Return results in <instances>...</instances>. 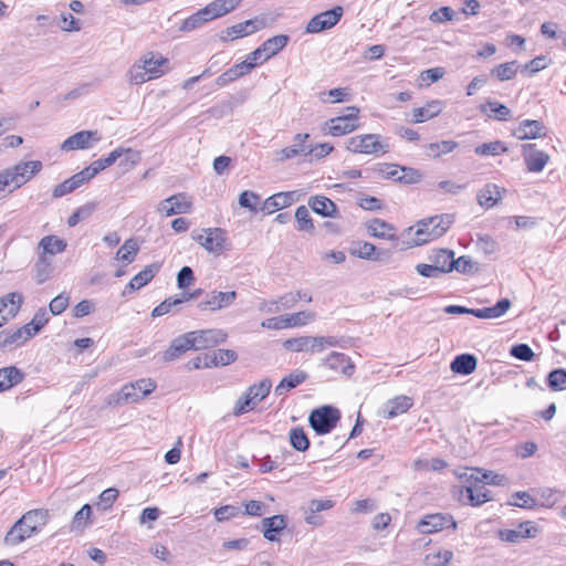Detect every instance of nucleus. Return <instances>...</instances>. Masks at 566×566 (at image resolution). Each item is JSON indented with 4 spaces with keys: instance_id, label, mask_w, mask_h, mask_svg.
<instances>
[{
    "instance_id": "nucleus-1",
    "label": "nucleus",
    "mask_w": 566,
    "mask_h": 566,
    "mask_svg": "<svg viewBox=\"0 0 566 566\" xmlns=\"http://www.w3.org/2000/svg\"><path fill=\"white\" fill-rule=\"evenodd\" d=\"M453 222L454 217L449 213L430 217L418 221L416 227L408 228L407 235L411 238L413 245H422L441 238Z\"/></svg>"
},
{
    "instance_id": "nucleus-2",
    "label": "nucleus",
    "mask_w": 566,
    "mask_h": 566,
    "mask_svg": "<svg viewBox=\"0 0 566 566\" xmlns=\"http://www.w3.org/2000/svg\"><path fill=\"white\" fill-rule=\"evenodd\" d=\"M49 512L46 510H31L19 518L4 536V543L9 546H15L33 534L41 531L48 523Z\"/></svg>"
},
{
    "instance_id": "nucleus-3",
    "label": "nucleus",
    "mask_w": 566,
    "mask_h": 566,
    "mask_svg": "<svg viewBox=\"0 0 566 566\" xmlns=\"http://www.w3.org/2000/svg\"><path fill=\"white\" fill-rule=\"evenodd\" d=\"M42 169L40 160L20 161L14 166L0 170V196L12 193L30 181Z\"/></svg>"
},
{
    "instance_id": "nucleus-4",
    "label": "nucleus",
    "mask_w": 566,
    "mask_h": 566,
    "mask_svg": "<svg viewBox=\"0 0 566 566\" xmlns=\"http://www.w3.org/2000/svg\"><path fill=\"white\" fill-rule=\"evenodd\" d=\"M168 63V59L148 52L129 67L126 73L127 81L129 84L139 85L157 78L165 73Z\"/></svg>"
},
{
    "instance_id": "nucleus-5",
    "label": "nucleus",
    "mask_w": 566,
    "mask_h": 566,
    "mask_svg": "<svg viewBox=\"0 0 566 566\" xmlns=\"http://www.w3.org/2000/svg\"><path fill=\"white\" fill-rule=\"evenodd\" d=\"M156 389L150 378H143L135 382L124 385L120 390L107 398L108 406H123L142 400Z\"/></svg>"
},
{
    "instance_id": "nucleus-6",
    "label": "nucleus",
    "mask_w": 566,
    "mask_h": 566,
    "mask_svg": "<svg viewBox=\"0 0 566 566\" xmlns=\"http://www.w3.org/2000/svg\"><path fill=\"white\" fill-rule=\"evenodd\" d=\"M346 149L354 154L379 156L389 151V144L378 134H364L348 138Z\"/></svg>"
},
{
    "instance_id": "nucleus-7",
    "label": "nucleus",
    "mask_w": 566,
    "mask_h": 566,
    "mask_svg": "<svg viewBox=\"0 0 566 566\" xmlns=\"http://www.w3.org/2000/svg\"><path fill=\"white\" fill-rule=\"evenodd\" d=\"M192 240L199 243L209 253L220 255L230 249L227 233L221 228H207L192 231Z\"/></svg>"
},
{
    "instance_id": "nucleus-8",
    "label": "nucleus",
    "mask_w": 566,
    "mask_h": 566,
    "mask_svg": "<svg viewBox=\"0 0 566 566\" xmlns=\"http://www.w3.org/2000/svg\"><path fill=\"white\" fill-rule=\"evenodd\" d=\"M272 388V381L269 378L262 379L258 384L251 385L247 391L237 400L233 407V415L241 416L252 409L262 401Z\"/></svg>"
},
{
    "instance_id": "nucleus-9",
    "label": "nucleus",
    "mask_w": 566,
    "mask_h": 566,
    "mask_svg": "<svg viewBox=\"0 0 566 566\" xmlns=\"http://www.w3.org/2000/svg\"><path fill=\"white\" fill-rule=\"evenodd\" d=\"M337 344L338 339L335 336H301L286 339L283 346L296 353L311 352L314 354L328 347H335Z\"/></svg>"
},
{
    "instance_id": "nucleus-10",
    "label": "nucleus",
    "mask_w": 566,
    "mask_h": 566,
    "mask_svg": "<svg viewBox=\"0 0 566 566\" xmlns=\"http://www.w3.org/2000/svg\"><path fill=\"white\" fill-rule=\"evenodd\" d=\"M340 419V412L333 406H323L314 409L308 417L311 428L317 434L329 433Z\"/></svg>"
},
{
    "instance_id": "nucleus-11",
    "label": "nucleus",
    "mask_w": 566,
    "mask_h": 566,
    "mask_svg": "<svg viewBox=\"0 0 566 566\" xmlns=\"http://www.w3.org/2000/svg\"><path fill=\"white\" fill-rule=\"evenodd\" d=\"M541 532V527L533 521H525L513 530H501L499 537L501 541L509 543H520L523 539L535 538Z\"/></svg>"
},
{
    "instance_id": "nucleus-12",
    "label": "nucleus",
    "mask_w": 566,
    "mask_h": 566,
    "mask_svg": "<svg viewBox=\"0 0 566 566\" xmlns=\"http://www.w3.org/2000/svg\"><path fill=\"white\" fill-rule=\"evenodd\" d=\"M188 336L193 350L213 347L224 342L227 334L222 329H202L189 332Z\"/></svg>"
},
{
    "instance_id": "nucleus-13",
    "label": "nucleus",
    "mask_w": 566,
    "mask_h": 566,
    "mask_svg": "<svg viewBox=\"0 0 566 566\" xmlns=\"http://www.w3.org/2000/svg\"><path fill=\"white\" fill-rule=\"evenodd\" d=\"M191 209V198L185 192L172 195L163 200L158 206V211L167 217L189 213Z\"/></svg>"
},
{
    "instance_id": "nucleus-14",
    "label": "nucleus",
    "mask_w": 566,
    "mask_h": 566,
    "mask_svg": "<svg viewBox=\"0 0 566 566\" xmlns=\"http://www.w3.org/2000/svg\"><path fill=\"white\" fill-rule=\"evenodd\" d=\"M343 15V8L337 6L313 17L306 25L307 33H318L337 24Z\"/></svg>"
},
{
    "instance_id": "nucleus-15",
    "label": "nucleus",
    "mask_w": 566,
    "mask_h": 566,
    "mask_svg": "<svg viewBox=\"0 0 566 566\" xmlns=\"http://www.w3.org/2000/svg\"><path fill=\"white\" fill-rule=\"evenodd\" d=\"M471 484L461 488L459 492V501L463 504L480 506L491 500L489 490L482 482L470 481Z\"/></svg>"
},
{
    "instance_id": "nucleus-16",
    "label": "nucleus",
    "mask_w": 566,
    "mask_h": 566,
    "mask_svg": "<svg viewBox=\"0 0 566 566\" xmlns=\"http://www.w3.org/2000/svg\"><path fill=\"white\" fill-rule=\"evenodd\" d=\"M448 527L455 528L457 522L451 515L441 513L426 515L417 526L421 534H431Z\"/></svg>"
},
{
    "instance_id": "nucleus-17",
    "label": "nucleus",
    "mask_w": 566,
    "mask_h": 566,
    "mask_svg": "<svg viewBox=\"0 0 566 566\" xmlns=\"http://www.w3.org/2000/svg\"><path fill=\"white\" fill-rule=\"evenodd\" d=\"M522 154L530 172H541L549 161L547 153L539 150L535 144H525L522 146Z\"/></svg>"
},
{
    "instance_id": "nucleus-18",
    "label": "nucleus",
    "mask_w": 566,
    "mask_h": 566,
    "mask_svg": "<svg viewBox=\"0 0 566 566\" xmlns=\"http://www.w3.org/2000/svg\"><path fill=\"white\" fill-rule=\"evenodd\" d=\"M237 298L234 291L218 292L213 291L206 295V298L198 303V308L205 311H219L230 306Z\"/></svg>"
},
{
    "instance_id": "nucleus-19",
    "label": "nucleus",
    "mask_w": 566,
    "mask_h": 566,
    "mask_svg": "<svg viewBox=\"0 0 566 566\" xmlns=\"http://www.w3.org/2000/svg\"><path fill=\"white\" fill-rule=\"evenodd\" d=\"M353 255L369 261H388L390 258L389 250H378L373 243L356 242L352 250Z\"/></svg>"
},
{
    "instance_id": "nucleus-20",
    "label": "nucleus",
    "mask_w": 566,
    "mask_h": 566,
    "mask_svg": "<svg viewBox=\"0 0 566 566\" xmlns=\"http://www.w3.org/2000/svg\"><path fill=\"white\" fill-rule=\"evenodd\" d=\"M308 134H296L293 144L275 153L276 160L284 161L297 156H306Z\"/></svg>"
},
{
    "instance_id": "nucleus-21",
    "label": "nucleus",
    "mask_w": 566,
    "mask_h": 566,
    "mask_svg": "<svg viewBox=\"0 0 566 566\" xmlns=\"http://www.w3.org/2000/svg\"><path fill=\"white\" fill-rule=\"evenodd\" d=\"M243 0H213L201 9L207 21L223 17L233 11Z\"/></svg>"
},
{
    "instance_id": "nucleus-22",
    "label": "nucleus",
    "mask_w": 566,
    "mask_h": 566,
    "mask_svg": "<svg viewBox=\"0 0 566 566\" xmlns=\"http://www.w3.org/2000/svg\"><path fill=\"white\" fill-rule=\"evenodd\" d=\"M545 126L539 120L524 119L513 130V136L520 140L535 139L545 136Z\"/></svg>"
},
{
    "instance_id": "nucleus-23",
    "label": "nucleus",
    "mask_w": 566,
    "mask_h": 566,
    "mask_svg": "<svg viewBox=\"0 0 566 566\" xmlns=\"http://www.w3.org/2000/svg\"><path fill=\"white\" fill-rule=\"evenodd\" d=\"M159 271V265L157 264H149L145 266L140 272H138L125 286V289L122 292L123 296H126L142 287H144L146 284H148L156 273Z\"/></svg>"
},
{
    "instance_id": "nucleus-24",
    "label": "nucleus",
    "mask_w": 566,
    "mask_h": 566,
    "mask_svg": "<svg viewBox=\"0 0 566 566\" xmlns=\"http://www.w3.org/2000/svg\"><path fill=\"white\" fill-rule=\"evenodd\" d=\"M324 364L333 371L340 373L347 377L354 374L355 366L350 358L338 352H333L325 360Z\"/></svg>"
},
{
    "instance_id": "nucleus-25",
    "label": "nucleus",
    "mask_w": 566,
    "mask_h": 566,
    "mask_svg": "<svg viewBox=\"0 0 566 566\" xmlns=\"http://www.w3.org/2000/svg\"><path fill=\"white\" fill-rule=\"evenodd\" d=\"M263 536L270 542L279 541L277 535L286 527L287 522L284 515H273L261 521Z\"/></svg>"
},
{
    "instance_id": "nucleus-26",
    "label": "nucleus",
    "mask_w": 566,
    "mask_h": 566,
    "mask_svg": "<svg viewBox=\"0 0 566 566\" xmlns=\"http://www.w3.org/2000/svg\"><path fill=\"white\" fill-rule=\"evenodd\" d=\"M31 328L28 326H22L17 329H3L0 332L2 336V342L4 345V349H11L13 347L20 346L29 340L32 335L30 334Z\"/></svg>"
},
{
    "instance_id": "nucleus-27",
    "label": "nucleus",
    "mask_w": 566,
    "mask_h": 566,
    "mask_svg": "<svg viewBox=\"0 0 566 566\" xmlns=\"http://www.w3.org/2000/svg\"><path fill=\"white\" fill-rule=\"evenodd\" d=\"M96 132L91 130H81L78 133H75L74 135L66 138L62 145L61 148L63 150H75V149H85L90 147L91 140L94 138L95 140H98L99 138L96 137Z\"/></svg>"
},
{
    "instance_id": "nucleus-28",
    "label": "nucleus",
    "mask_w": 566,
    "mask_h": 566,
    "mask_svg": "<svg viewBox=\"0 0 566 566\" xmlns=\"http://www.w3.org/2000/svg\"><path fill=\"white\" fill-rule=\"evenodd\" d=\"M512 306L509 298H501L494 306L483 308H472L471 315L482 318L492 319L502 317Z\"/></svg>"
},
{
    "instance_id": "nucleus-29",
    "label": "nucleus",
    "mask_w": 566,
    "mask_h": 566,
    "mask_svg": "<svg viewBox=\"0 0 566 566\" xmlns=\"http://www.w3.org/2000/svg\"><path fill=\"white\" fill-rule=\"evenodd\" d=\"M327 134L334 137L353 133L359 127L358 123H349L348 117L337 116L325 123Z\"/></svg>"
},
{
    "instance_id": "nucleus-30",
    "label": "nucleus",
    "mask_w": 566,
    "mask_h": 566,
    "mask_svg": "<svg viewBox=\"0 0 566 566\" xmlns=\"http://www.w3.org/2000/svg\"><path fill=\"white\" fill-rule=\"evenodd\" d=\"M296 200L297 195L295 191L277 192L264 201L263 209L268 210V213H272L275 210L293 205Z\"/></svg>"
},
{
    "instance_id": "nucleus-31",
    "label": "nucleus",
    "mask_w": 566,
    "mask_h": 566,
    "mask_svg": "<svg viewBox=\"0 0 566 566\" xmlns=\"http://www.w3.org/2000/svg\"><path fill=\"white\" fill-rule=\"evenodd\" d=\"M192 349L188 333L175 338L168 349L164 353L163 359L165 361H172L178 359L187 350Z\"/></svg>"
},
{
    "instance_id": "nucleus-32",
    "label": "nucleus",
    "mask_w": 566,
    "mask_h": 566,
    "mask_svg": "<svg viewBox=\"0 0 566 566\" xmlns=\"http://www.w3.org/2000/svg\"><path fill=\"white\" fill-rule=\"evenodd\" d=\"M237 359V353L231 349H218L203 355L206 367L227 366Z\"/></svg>"
},
{
    "instance_id": "nucleus-33",
    "label": "nucleus",
    "mask_w": 566,
    "mask_h": 566,
    "mask_svg": "<svg viewBox=\"0 0 566 566\" xmlns=\"http://www.w3.org/2000/svg\"><path fill=\"white\" fill-rule=\"evenodd\" d=\"M311 209L322 217L334 218L337 214V207L333 200L325 196H315L308 200Z\"/></svg>"
},
{
    "instance_id": "nucleus-34",
    "label": "nucleus",
    "mask_w": 566,
    "mask_h": 566,
    "mask_svg": "<svg viewBox=\"0 0 566 566\" xmlns=\"http://www.w3.org/2000/svg\"><path fill=\"white\" fill-rule=\"evenodd\" d=\"M368 233L375 238L384 240H395L396 232L395 227L385 220L373 219L367 224Z\"/></svg>"
},
{
    "instance_id": "nucleus-35",
    "label": "nucleus",
    "mask_w": 566,
    "mask_h": 566,
    "mask_svg": "<svg viewBox=\"0 0 566 566\" xmlns=\"http://www.w3.org/2000/svg\"><path fill=\"white\" fill-rule=\"evenodd\" d=\"M258 30H259V27L256 25L255 20H247L244 22H240L232 27L227 28L224 31L226 35H222L221 40H223V41L235 40V39L252 34Z\"/></svg>"
},
{
    "instance_id": "nucleus-36",
    "label": "nucleus",
    "mask_w": 566,
    "mask_h": 566,
    "mask_svg": "<svg viewBox=\"0 0 566 566\" xmlns=\"http://www.w3.org/2000/svg\"><path fill=\"white\" fill-rule=\"evenodd\" d=\"M23 378L24 374L15 366L0 368V392L19 385Z\"/></svg>"
},
{
    "instance_id": "nucleus-37",
    "label": "nucleus",
    "mask_w": 566,
    "mask_h": 566,
    "mask_svg": "<svg viewBox=\"0 0 566 566\" xmlns=\"http://www.w3.org/2000/svg\"><path fill=\"white\" fill-rule=\"evenodd\" d=\"M307 378V374L303 370H295L285 376L280 384L275 387L274 394L276 396H284L289 390L296 388L298 385L304 382Z\"/></svg>"
},
{
    "instance_id": "nucleus-38",
    "label": "nucleus",
    "mask_w": 566,
    "mask_h": 566,
    "mask_svg": "<svg viewBox=\"0 0 566 566\" xmlns=\"http://www.w3.org/2000/svg\"><path fill=\"white\" fill-rule=\"evenodd\" d=\"M501 198V189L493 184L484 186L476 196L479 205L485 209L494 207Z\"/></svg>"
},
{
    "instance_id": "nucleus-39",
    "label": "nucleus",
    "mask_w": 566,
    "mask_h": 566,
    "mask_svg": "<svg viewBox=\"0 0 566 566\" xmlns=\"http://www.w3.org/2000/svg\"><path fill=\"white\" fill-rule=\"evenodd\" d=\"M412 406L411 398L407 396H398L391 400H389L385 405V417L388 419L395 418L398 415L407 412Z\"/></svg>"
},
{
    "instance_id": "nucleus-40",
    "label": "nucleus",
    "mask_w": 566,
    "mask_h": 566,
    "mask_svg": "<svg viewBox=\"0 0 566 566\" xmlns=\"http://www.w3.org/2000/svg\"><path fill=\"white\" fill-rule=\"evenodd\" d=\"M478 365L476 357L472 354H461L455 356L451 363V370L460 375L472 374Z\"/></svg>"
},
{
    "instance_id": "nucleus-41",
    "label": "nucleus",
    "mask_w": 566,
    "mask_h": 566,
    "mask_svg": "<svg viewBox=\"0 0 566 566\" xmlns=\"http://www.w3.org/2000/svg\"><path fill=\"white\" fill-rule=\"evenodd\" d=\"M454 253L451 250L447 249H440V250H433L429 254V260L433 265H437L439 268V271L441 274L449 273L452 271V260H453Z\"/></svg>"
},
{
    "instance_id": "nucleus-42",
    "label": "nucleus",
    "mask_w": 566,
    "mask_h": 566,
    "mask_svg": "<svg viewBox=\"0 0 566 566\" xmlns=\"http://www.w3.org/2000/svg\"><path fill=\"white\" fill-rule=\"evenodd\" d=\"M471 473L468 474V472H464L463 474H460V478H465L467 481H472L474 480L475 482H482V483H488V484H492V485H502L504 484L505 482V476L504 475H501V474H494L493 472H484L482 473L481 470H474V469H471L470 470Z\"/></svg>"
},
{
    "instance_id": "nucleus-43",
    "label": "nucleus",
    "mask_w": 566,
    "mask_h": 566,
    "mask_svg": "<svg viewBox=\"0 0 566 566\" xmlns=\"http://www.w3.org/2000/svg\"><path fill=\"white\" fill-rule=\"evenodd\" d=\"M442 107L440 101H432L423 107H418L412 111V122L422 123L440 114Z\"/></svg>"
},
{
    "instance_id": "nucleus-44",
    "label": "nucleus",
    "mask_w": 566,
    "mask_h": 566,
    "mask_svg": "<svg viewBox=\"0 0 566 566\" xmlns=\"http://www.w3.org/2000/svg\"><path fill=\"white\" fill-rule=\"evenodd\" d=\"M289 40L290 38L287 35L279 34L268 39L260 48L265 54V57L270 59L283 50L287 45Z\"/></svg>"
},
{
    "instance_id": "nucleus-45",
    "label": "nucleus",
    "mask_w": 566,
    "mask_h": 566,
    "mask_svg": "<svg viewBox=\"0 0 566 566\" xmlns=\"http://www.w3.org/2000/svg\"><path fill=\"white\" fill-rule=\"evenodd\" d=\"M39 248L42 249L41 253L44 255H55L66 249V242L55 235H46L40 240Z\"/></svg>"
},
{
    "instance_id": "nucleus-46",
    "label": "nucleus",
    "mask_w": 566,
    "mask_h": 566,
    "mask_svg": "<svg viewBox=\"0 0 566 566\" xmlns=\"http://www.w3.org/2000/svg\"><path fill=\"white\" fill-rule=\"evenodd\" d=\"M34 271V280L36 281V283H44L51 277L53 271L51 260L46 255L41 253L35 262Z\"/></svg>"
},
{
    "instance_id": "nucleus-47",
    "label": "nucleus",
    "mask_w": 566,
    "mask_h": 566,
    "mask_svg": "<svg viewBox=\"0 0 566 566\" xmlns=\"http://www.w3.org/2000/svg\"><path fill=\"white\" fill-rule=\"evenodd\" d=\"M536 493L538 496L536 505L544 507H553L563 497V493L555 489L544 488L537 490Z\"/></svg>"
},
{
    "instance_id": "nucleus-48",
    "label": "nucleus",
    "mask_w": 566,
    "mask_h": 566,
    "mask_svg": "<svg viewBox=\"0 0 566 566\" xmlns=\"http://www.w3.org/2000/svg\"><path fill=\"white\" fill-rule=\"evenodd\" d=\"M458 148V143L453 140H442L431 143L427 146V155L432 158H439L442 155L452 153Z\"/></svg>"
},
{
    "instance_id": "nucleus-49",
    "label": "nucleus",
    "mask_w": 566,
    "mask_h": 566,
    "mask_svg": "<svg viewBox=\"0 0 566 566\" xmlns=\"http://www.w3.org/2000/svg\"><path fill=\"white\" fill-rule=\"evenodd\" d=\"M185 302V298L184 297H168L166 300H164L159 305H157L153 312H151V316L153 317H159V316H163V315H166L170 312H176L178 311V306H180L182 303Z\"/></svg>"
},
{
    "instance_id": "nucleus-50",
    "label": "nucleus",
    "mask_w": 566,
    "mask_h": 566,
    "mask_svg": "<svg viewBox=\"0 0 566 566\" xmlns=\"http://www.w3.org/2000/svg\"><path fill=\"white\" fill-rule=\"evenodd\" d=\"M139 248L134 239H128L124 242V244L119 248L116 253V259L125 262L132 263L138 252Z\"/></svg>"
},
{
    "instance_id": "nucleus-51",
    "label": "nucleus",
    "mask_w": 566,
    "mask_h": 566,
    "mask_svg": "<svg viewBox=\"0 0 566 566\" xmlns=\"http://www.w3.org/2000/svg\"><path fill=\"white\" fill-rule=\"evenodd\" d=\"M289 436H290V443L295 450H297L300 452H304L308 449L310 440H308L305 431L303 430V428H300V427L292 428Z\"/></svg>"
},
{
    "instance_id": "nucleus-52",
    "label": "nucleus",
    "mask_w": 566,
    "mask_h": 566,
    "mask_svg": "<svg viewBox=\"0 0 566 566\" xmlns=\"http://www.w3.org/2000/svg\"><path fill=\"white\" fill-rule=\"evenodd\" d=\"M92 507L84 504L74 515L72 521V531H83L91 523Z\"/></svg>"
},
{
    "instance_id": "nucleus-53",
    "label": "nucleus",
    "mask_w": 566,
    "mask_h": 566,
    "mask_svg": "<svg viewBox=\"0 0 566 566\" xmlns=\"http://www.w3.org/2000/svg\"><path fill=\"white\" fill-rule=\"evenodd\" d=\"M295 219L297 222L296 229L298 231L312 233L314 230L313 220L310 211L305 206H300L295 211Z\"/></svg>"
},
{
    "instance_id": "nucleus-54",
    "label": "nucleus",
    "mask_w": 566,
    "mask_h": 566,
    "mask_svg": "<svg viewBox=\"0 0 566 566\" xmlns=\"http://www.w3.org/2000/svg\"><path fill=\"white\" fill-rule=\"evenodd\" d=\"M517 67L518 65L516 61L506 62L495 66L491 71V73L492 75L496 76L500 81H509L516 75Z\"/></svg>"
},
{
    "instance_id": "nucleus-55",
    "label": "nucleus",
    "mask_w": 566,
    "mask_h": 566,
    "mask_svg": "<svg viewBox=\"0 0 566 566\" xmlns=\"http://www.w3.org/2000/svg\"><path fill=\"white\" fill-rule=\"evenodd\" d=\"M453 557V553L449 549L439 551L436 553H431L426 555L424 557V566H446L450 563Z\"/></svg>"
},
{
    "instance_id": "nucleus-56",
    "label": "nucleus",
    "mask_w": 566,
    "mask_h": 566,
    "mask_svg": "<svg viewBox=\"0 0 566 566\" xmlns=\"http://www.w3.org/2000/svg\"><path fill=\"white\" fill-rule=\"evenodd\" d=\"M119 159V167H122L124 171H129L140 161V151L132 148H124V154Z\"/></svg>"
},
{
    "instance_id": "nucleus-57",
    "label": "nucleus",
    "mask_w": 566,
    "mask_h": 566,
    "mask_svg": "<svg viewBox=\"0 0 566 566\" xmlns=\"http://www.w3.org/2000/svg\"><path fill=\"white\" fill-rule=\"evenodd\" d=\"M506 150L507 148L500 140L484 143L475 148V153L480 156H497Z\"/></svg>"
},
{
    "instance_id": "nucleus-58",
    "label": "nucleus",
    "mask_w": 566,
    "mask_h": 566,
    "mask_svg": "<svg viewBox=\"0 0 566 566\" xmlns=\"http://www.w3.org/2000/svg\"><path fill=\"white\" fill-rule=\"evenodd\" d=\"M547 384L552 390H566V370L559 368L551 371L547 377Z\"/></svg>"
},
{
    "instance_id": "nucleus-59",
    "label": "nucleus",
    "mask_w": 566,
    "mask_h": 566,
    "mask_svg": "<svg viewBox=\"0 0 566 566\" xmlns=\"http://www.w3.org/2000/svg\"><path fill=\"white\" fill-rule=\"evenodd\" d=\"M50 316L45 308H40L35 312L30 323L25 324L31 328L30 334L32 337L38 334L49 322Z\"/></svg>"
},
{
    "instance_id": "nucleus-60",
    "label": "nucleus",
    "mask_w": 566,
    "mask_h": 566,
    "mask_svg": "<svg viewBox=\"0 0 566 566\" xmlns=\"http://www.w3.org/2000/svg\"><path fill=\"white\" fill-rule=\"evenodd\" d=\"M316 315L311 311H302L291 315H286L287 326L297 327L304 326L315 319Z\"/></svg>"
},
{
    "instance_id": "nucleus-61",
    "label": "nucleus",
    "mask_w": 566,
    "mask_h": 566,
    "mask_svg": "<svg viewBox=\"0 0 566 566\" xmlns=\"http://www.w3.org/2000/svg\"><path fill=\"white\" fill-rule=\"evenodd\" d=\"M207 18L201 14V9L198 10L196 13L184 20L181 27L179 28L180 31L184 32H190L192 30H196L200 27H202L205 23H207Z\"/></svg>"
},
{
    "instance_id": "nucleus-62",
    "label": "nucleus",
    "mask_w": 566,
    "mask_h": 566,
    "mask_svg": "<svg viewBox=\"0 0 566 566\" xmlns=\"http://www.w3.org/2000/svg\"><path fill=\"white\" fill-rule=\"evenodd\" d=\"M2 300L4 303H7L8 306V314L13 317L19 312L21 304L23 302L22 294L18 292L8 293L4 296H2Z\"/></svg>"
},
{
    "instance_id": "nucleus-63",
    "label": "nucleus",
    "mask_w": 566,
    "mask_h": 566,
    "mask_svg": "<svg viewBox=\"0 0 566 566\" xmlns=\"http://www.w3.org/2000/svg\"><path fill=\"white\" fill-rule=\"evenodd\" d=\"M69 304L70 295L61 293L50 302L49 308L52 315H60L67 308Z\"/></svg>"
},
{
    "instance_id": "nucleus-64",
    "label": "nucleus",
    "mask_w": 566,
    "mask_h": 566,
    "mask_svg": "<svg viewBox=\"0 0 566 566\" xmlns=\"http://www.w3.org/2000/svg\"><path fill=\"white\" fill-rule=\"evenodd\" d=\"M240 514V507L235 505H223L213 511L218 522H224Z\"/></svg>"
}]
</instances>
